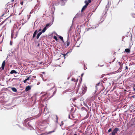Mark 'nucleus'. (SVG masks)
Masks as SVG:
<instances>
[{
	"mask_svg": "<svg viewBox=\"0 0 135 135\" xmlns=\"http://www.w3.org/2000/svg\"><path fill=\"white\" fill-rule=\"evenodd\" d=\"M119 130V129L118 128H115L112 133V135H115L116 133Z\"/></svg>",
	"mask_w": 135,
	"mask_h": 135,
	"instance_id": "f257e3e1",
	"label": "nucleus"
},
{
	"mask_svg": "<svg viewBox=\"0 0 135 135\" xmlns=\"http://www.w3.org/2000/svg\"><path fill=\"white\" fill-rule=\"evenodd\" d=\"M31 86H28L26 87V89H25V91H27L29 90H30L31 89Z\"/></svg>",
	"mask_w": 135,
	"mask_h": 135,
	"instance_id": "f03ea898",
	"label": "nucleus"
},
{
	"mask_svg": "<svg viewBox=\"0 0 135 135\" xmlns=\"http://www.w3.org/2000/svg\"><path fill=\"white\" fill-rule=\"evenodd\" d=\"M88 4V3H87L81 9V11L82 12L83 10H84L87 7V6Z\"/></svg>",
	"mask_w": 135,
	"mask_h": 135,
	"instance_id": "7ed1b4c3",
	"label": "nucleus"
},
{
	"mask_svg": "<svg viewBox=\"0 0 135 135\" xmlns=\"http://www.w3.org/2000/svg\"><path fill=\"white\" fill-rule=\"evenodd\" d=\"M54 132H55V131L53 130L52 131L49 132L47 133H42L41 134V135H46L47 134H50Z\"/></svg>",
	"mask_w": 135,
	"mask_h": 135,
	"instance_id": "20e7f679",
	"label": "nucleus"
},
{
	"mask_svg": "<svg viewBox=\"0 0 135 135\" xmlns=\"http://www.w3.org/2000/svg\"><path fill=\"white\" fill-rule=\"evenodd\" d=\"M37 32V30H36L34 32L33 34V37H32V38L31 39V40H32V39H33V38L35 37V36H36V35Z\"/></svg>",
	"mask_w": 135,
	"mask_h": 135,
	"instance_id": "39448f33",
	"label": "nucleus"
},
{
	"mask_svg": "<svg viewBox=\"0 0 135 135\" xmlns=\"http://www.w3.org/2000/svg\"><path fill=\"white\" fill-rule=\"evenodd\" d=\"M66 46H68L70 44L69 40V37L68 38V40L66 42Z\"/></svg>",
	"mask_w": 135,
	"mask_h": 135,
	"instance_id": "423d86ee",
	"label": "nucleus"
},
{
	"mask_svg": "<svg viewBox=\"0 0 135 135\" xmlns=\"http://www.w3.org/2000/svg\"><path fill=\"white\" fill-rule=\"evenodd\" d=\"M17 72L15 70H12L10 73V74H17Z\"/></svg>",
	"mask_w": 135,
	"mask_h": 135,
	"instance_id": "0eeeda50",
	"label": "nucleus"
},
{
	"mask_svg": "<svg viewBox=\"0 0 135 135\" xmlns=\"http://www.w3.org/2000/svg\"><path fill=\"white\" fill-rule=\"evenodd\" d=\"M42 32H40L39 33H38L37 35L36 36V38L37 39H38L40 35L42 34Z\"/></svg>",
	"mask_w": 135,
	"mask_h": 135,
	"instance_id": "6e6552de",
	"label": "nucleus"
},
{
	"mask_svg": "<svg viewBox=\"0 0 135 135\" xmlns=\"http://www.w3.org/2000/svg\"><path fill=\"white\" fill-rule=\"evenodd\" d=\"M125 52L127 53H129L130 52V50L129 49H125Z\"/></svg>",
	"mask_w": 135,
	"mask_h": 135,
	"instance_id": "1a4fd4ad",
	"label": "nucleus"
},
{
	"mask_svg": "<svg viewBox=\"0 0 135 135\" xmlns=\"http://www.w3.org/2000/svg\"><path fill=\"white\" fill-rule=\"evenodd\" d=\"M82 90H83L82 91V93H84L86 90V87H85V88L84 87L82 89Z\"/></svg>",
	"mask_w": 135,
	"mask_h": 135,
	"instance_id": "9d476101",
	"label": "nucleus"
},
{
	"mask_svg": "<svg viewBox=\"0 0 135 135\" xmlns=\"http://www.w3.org/2000/svg\"><path fill=\"white\" fill-rule=\"evenodd\" d=\"M12 89L13 92H16L17 91V89L15 88H12Z\"/></svg>",
	"mask_w": 135,
	"mask_h": 135,
	"instance_id": "9b49d317",
	"label": "nucleus"
},
{
	"mask_svg": "<svg viewBox=\"0 0 135 135\" xmlns=\"http://www.w3.org/2000/svg\"><path fill=\"white\" fill-rule=\"evenodd\" d=\"M47 28H46V27H45L42 30V31L41 32H42V33L44 32L47 29Z\"/></svg>",
	"mask_w": 135,
	"mask_h": 135,
	"instance_id": "f8f14e48",
	"label": "nucleus"
},
{
	"mask_svg": "<svg viewBox=\"0 0 135 135\" xmlns=\"http://www.w3.org/2000/svg\"><path fill=\"white\" fill-rule=\"evenodd\" d=\"M30 78V76H29L26 79H25V80L23 81V82L24 83H25L26 82V81L28 80Z\"/></svg>",
	"mask_w": 135,
	"mask_h": 135,
	"instance_id": "ddd939ff",
	"label": "nucleus"
},
{
	"mask_svg": "<svg viewBox=\"0 0 135 135\" xmlns=\"http://www.w3.org/2000/svg\"><path fill=\"white\" fill-rule=\"evenodd\" d=\"M19 25L18 23H16L14 25V28H17V26H18Z\"/></svg>",
	"mask_w": 135,
	"mask_h": 135,
	"instance_id": "4468645a",
	"label": "nucleus"
},
{
	"mask_svg": "<svg viewBox=\"0 0 135 135\" xmlns=\"http://www.w3.org/2000/svg\"><path fill=\"white\" fill-rule=\"evenodd\" d=\"M59 38L63 42H64V41L63 40V38L61 36H60Z\"/></svg>",
	"mask_w": 135,
	"mask_h": 135,
	"instance_id": "2eb2a0df",
	"label": "nucleus"
},
{
	"mask_svg": "<svg viewBox=\"0 0 135 135\" xmlns=\"http://www.w3.org/2000/svg\"><path fill=\"white\" fill-rule=\"evenodd\" d=\"M50 23H47L46 25V26L45 27H46V28H47L48 27H50Z\"/></svg>",
	"mask_w": 135,
	"mask_h": 135,
	"instance_id": "dca6fc26",
	"label": "nucleus"
},
{
	"mask_svg": "<svg viewBox=\"0 0 135 135\" xmlns=\"http://www.w3.org/2000/svg\"><path fill=\"white\" fill-rule=\"evenodd\" d=\"M91 2V0H88V1H85V3L86 4V3H90Z\"/></svg>",
	"mask_w": 135,
	"mask_h": 135,
	"instance_id": "f3484780",
	"label": "nucleus"
},
{
	"mask_svg": "<svg viewBox=\"0 0 135 135\" xmlns=\"http://www.w3.org/2000/svg\"><path fill=\"white\" fill-rule=\"evenodd\" d=\"M69 53L68 52H67L66 54H62V55H63V56H64V58H65V56L66 55H67V54Z\"/></svg>",
	"mask_w": 135,
	"mask_h": 135,
	"instance_id": "a211bd4d",
	"label": "nucleus"
},
{
	"mask_svg": "<svg viewBox=\"0 0 135 135\" xmlns=\"http://www.w3.org/2000/svg\"><path fill=\"white\" fill-rule=\"evenodd\" d=\"M54 38L56 41H57L58 40L56 36H54Z\"/></svg>",
	"mask_w": 135,
	"mask_h": 135,
	"instance_id": "6ab92c4d",
	"label": "nucleus"
},
{
	"mask_svg": "<svg viewBox=\"0 0 135 135\" xmlns=\"http://www.w3.org/2000/svg\"><path fill=\"white\" fill-rule=\"evenodd\" d=\"M72 50H73V48L71 49H69V51L68 52H69V53H70L72 51Z\"/></svg>",
	"mask_w": 135,
	"mask_h": 135,
	"instance_id": "aec40b11",
	"label": "nucleus"
},
{
	"mask_svg": "<svg viewBox=\"0 0 135 135\" xmlns=\"http://www.w3.org/2000/svg\"><path fill=\"white\" fill-rule=\"evenodd\" d=\"M13 35H14V34H13V32H12V33H11V38L13 37Z\"/></svg>",
	"mask_w": 135,
	"mask_h": 135,
	"instance_id": "412c9836",
	"label": "nucleus"
},
{
	"mask_svg": "<svg viewBox=\"0 0 135 135\" xmlns=\"http://www.w3.org/2000/svg\"><path fill=\"white\" fill-rule=\"evenodd\" d=\"M56 122L57 123H58V117L57 115H56Z\"/></svg>",
	"mask_w": 135,
	"mask_h": 135,
	"instance_id": "4be33fe9",
	"label": "nucleus"
},
{
	"mask_svg": "<svg viewBox=\"0 0 135 135\" xmlns=\"http://www.w3.org/2000/svg\"><path fill=\"white\" fill-rule=\"evenodd\" d=\"M111 131H112V129H111V128H109V130H108V132H110Z\"/></svg>",
	"mask_w": 135,
	"mask_h": 135,
	"instance_id": "5701e85b",
	"label": "nucleus"
},
{
	"mask_svg": "<svg viewBox=\"0 0 135 135\" xmlns=\"http://www.w3.org/2000/svg\"><path fill=\"white\" fill-rule=\"evenodd\" d=\"M71 80H72L73 81H75V79L74 78H72L71 79Z\"/></svg>",
	"mask_w": 135,
	"mask_h": 135,
	"instance_id": "b1692460",
	"label": "nucleus"
},
{
	"mask_svg": "<svg viewBox=\"0 0 135 135\" xmlns=\"http://www.w3.org/2000/svg\"><path fill=\"white\" fill-rule=\"evenodd\" d=\"M12 42L11 41L10 42V45H12Z\"/></svg>",
	"mask_w": 135,
	"mask_h": 135,
	"instance_id": "393cba45",
	"label": "nucleus"
},
{
	"mask_svg": "<svg viewBox=\"0 0 135 135\" xmlns=\"http://www.w3.org/2000/svg\"><path fill=\"white\" fill-rule=\"evenodd\" d=\"M23 2H22L21 3V5H23Z\"/></svg>",
	"mask_w": 135,
	"mask_h": 135,
	"instance_id": "a878e982",
	"label": "nucleus"
},
{
	"mask_svg": "<svg viewBox=\"0 0 135 135\" xmlns=\"http://www.w3.org/2000/svg\"><path fill=\"white\" fill-rule=\"evenodd\" d=\"M128 69V67L127 66H126V69Z\"/></svg>",
	"mask_w": 135,
	"mask_h": 135,
	"instance_id": "bb28decb",
	"label": "nucleus"
},
{
	"mask_svg": "<svg viewBox=\"0 0 135 135\" xmlns=\"http://www.w3.org/2000/svg\"><path fill=\"white\" fill-rule=\"evenodd\" d=\"M41 31V29H40L38 30V32H39L40 31Z\"/></svg>",
	"mask_w": 135,
	"mask_h": 135,
	"instance_id": "cd10ccee",
	"label": "nucleus"
},
{
	"mask_svg": "<svg viewBox=\"0 0 135 135\" xmlns=\"http://www.w3.org/2000/svg\"><path fill=\"white\" fill-rule=\"evenodd\" d=\"M99 83H98V84H96V85H97V86H98L99 85Z\"/></svg>",
	"mask_w": 135,
	"mask_h": 135,
	"instance_id": "c85d7f7f",
	"label": "nucleus"
},
{
	"mask_svg": "<svg viewBox=\"0 0 135 135\" xmlns=\"http://www.w3.org/2000/svg\"><path fill=\"white\" fill-rule=\"evenodd\" d=\"M39 45H40V44H39L38 43V45H37V46H38H38H39Z\"/></svg>",
	"mask_w": 135,
	"mask_h": 135,
	"instance_id": "c756f323",
	"label": "nucleus"
},
{
	"mask_svg": "<svg viewBox=\"0 0 135 135\" xmlns=\"http://www.w3.org/2000/svg\"><path fill=\"white\" fill-rule=\"evenodd\" d=\"M91 28H93V29H95V28H96V27H93V28L91 27Z\"/></svg>",
	"mask_w": 135,
	"mask_h": 135,
	"instance_id": "7c9ffc66",
	"label": "nucleus"
},
{
	"mask_svg": "<svg viewBox=\"0 0 135 135\" xmlns=\"http://www.w3.org/2000/svg\"><path fill=\"white\" fill-rule=\"evenodd\" d=\"M55 93H56L55 91H54L53 93V94H55Z\"/></svg>",
	"mask_w": 135,
	"mask_h": 135,
	"instance_id": "2f4dec72",
	"label": "nucleus"
},
{
	"mask_svg": "<svg viewBox=\"0 0 135 135\" xmlns=\"http://www.w3.org/2000/svg\"><path fill=\"white\" fill-rule=\"evenodd\" d=\"M54 86H55L54 85H53V86L52 87V88H54Z\"/></svg>",
	"mask_w": 135,
	"mask_h": 135,
	"instance_id": "473e14b6",
	"label": "nucleus"
},
{
	"mask_svg": "<svg viewBox=\"0 0 135 135\" xmlns=\"http://www.w3.org/2000/svg\"><path fill=\"white\" fill-rule=\"evenodd\" d=\"M33 77H34V78H35L36 77L35 76H33Z\"/></svg>",
	"mask_w": 135,
	"mask_h": 135,
	"instance_id": "72a5a7b5",
	"label": "nucleus"
},
{
	"mask_svg": "<svg viewBox=\"0 0 135 135\" xmlns=\"http://www.w3.org/2000/svg\"><path fill=\"white\" fill-rule=\"evenodd\" d=\"M74 135H77L76 134H74Z\"/></svg>",
	"mask_w": 135,
	"mask_h": 135,
	"instance_id": "f704fd0d",
	"label": "nucleus"
},
{
	"mask_svg": "<svg viewBox=\"0 0 135 135\" xmlns=\"http://www.w3.org/2000/svg\"><path fill=\"white\" fill-rule=\"evenodd\" d=\"M85 106H87V105L85 104Z\"/></svg>",
	"mask_w": 135,
	"mask_h": 135,
	"instance_id": "c9c22d12",
	"label": "nucleus"
},
{
	"mask_svg": "<svg viewBox=\"0 0 135 135\" xmlns=\"http://www.w3.org/2000/svg\"><path fill=\"white\" fill-rule=\"evenodd\" d=\"M115 72H114V73H113V74H114V73H115Z\"/></svg>",
	"mask_w": 135,
	"mask_h": 135,
	"instance_id": "e433bc0d",
	"label": "nucleus"
},
{
	"mask_svg": "<svg viewBox=\"0 0 135 135\" xmlns=\"http://www.w3.org/2000/svg\"><path fill=\"white\" fill-rule=\"evenodd\" d=\"M14 0H12V1H14Z\"/></svg>",
	"mask_w": 135,
	"mask_h": 135,
	"instance_id": "4c0bfd02",
	"label": "nucleus"
},
{
	"mask_svg": "<svg viewBox=\"0 0 135 135\" xmlns=\"http://www.w3.org/2000/svg\"><path fill=\"white\" fill-rule=\"evenodd\" d=\"M83 75V74H81V75Z\"/></svg>",
	"mask_w": 135,
	"mask_h": 135,
	"instance_id": "58836bf2",
	"label": "nucleus"
},
{
	"mask_svg": "<svg viewBox=\"0 0 135 135\" xmlns=\"http://www.w3.org/2000/svg\"><path fill=\"white\" fill-rule=\"evenodd\" d=\"M21 14V13H19V15H20Z\"/></svg>",
	"mask_w": 135,
	"mask_h": 135,
	"instance_id": "ea45409f",
	"label": "nucleus"
}]
</instances>
